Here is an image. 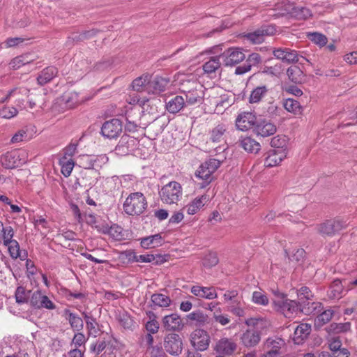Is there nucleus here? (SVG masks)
Instances as JSON below:
<instances>
[{"label":"nucleus","mask_w":357,"mask_h":357,"mask_svg":"<svg viewBox=\"0 0 357 357\" xmlns=\"http://www.w3.org/2000/svg\"><path fill=\"white\" fill-rule=\"evenodd\" d=\"M275 10L280 16L288 15L298 20H304L311 16V11L309 8L301 4H295L289 0H283L275 5Z\"/></svg>","instance_id":"nucleus-1"},{"label":"nucleus","mask_w":357,"mask_h":357,"mask_svg":"<svg viewBox=\"0 0 357 357\" xmlns=\"http://www.w3.org/2000/svg\"><path fill=\"white\" fill-rule=\"evenodd\" d=\"M349 226L347 220L336 217L323 221L317 225L316 229L319 234L323 237H332L339 234L342 230Z\"/></svg>","instance_id":"nucleus-2"},{"label":"nucleus","mask_w":357,"mask_h":357,"mask_svg":"<svg viewBox=\"0 0 357 357\" xmlns=\"http://www.w3.org/2000/svg\"><path fill=\"white\" fill-rule=\"evenodd\" d=\"M147 207V202L144 195L139 192L130 193L126 199L123 208L124 212L129 215H139Z\"/></svg>","instance_id":"nucleus-3"},{"label":"nucleus","mask_w":357,"mask_h":357,"mask_svg":"<svg viewBox=\"0 0 357 357\" xmlns=\"http://www.w3.org/2000/svg\"><path fill=\"white\" fill-rule=\"evenodd\" d=\"M161 201L167 204H176L182 197L183 188L176 181H170L159 191Z\"/></svg>","instance_id":"nucleus-4"},{"label":"nucleus","mask_w":357,"mask_h":357,"mask_svg":"<svg viewBox=\"0 0 357 357\" xmlns=\"http://www.w3.org/2000/svg\"><path fill=\"white\" fill-rule=\"evenodd\" d=\"M220 165L221 162L220 160L211 158L199 166L195 172V176L204 181L202 187L206 186L212 181V174L218 169Z\"/></svg>","instance_id":"nucleus-5"},{"label":"nucleus","mask_w":357,"mask_h":357,"mask_svg":"<svg viewBox=\"0 0 357 357\" xmlns=\"http://www.w3.org/2000/svg\"><path fill=\"white\" fill-rule=\"evenodd\" d=\"M84 101V98H80L77 92L68 91L56 99L54 107L59 111H64L73 108Z\"/></svg>","instance_id":"nucleus-6"},{"label":"nucleus","mask_w":357,"mask_h":357,"mask_svg":"<svg viewBox=\"0 0 357 357\" xmlns=\"http://www.w3.org/2000/svg\"><path fill=\"white\" fill-rule=\"evenodd\" d=\"M278 295L279 299L273 300V304L277 310L282 312L286 317H291L293 314L301 312L299 303L287 298L283 293H278Z\"/></svg>","instance_id":"nucleus-7"},{"label":"nucleus","mask_w":357,"mask_h":357,"mask_svg":"<svg viewBox=\"0 0 357 357\" xmlns=\"http://www.w3.org/2000/svg\"><path fill=\"white\" fill-rule=\"evenodd\" d=\"M29 305L34 309L55 310L56 305L50 298L41 290L38 289L33 291L30 295Z\"/></svg>","instance_id":"nucleus-8"},{"label":"nucleus","mask_w":357,"mask_h":357,"mask_svg":"<svg viewBox=\"0 0 357 357\" xmlns=\"http://www.w3.org/2000/svg\"><path fill=\"white\" fill-rule=\"evenodd\" d=\"M220 55L223 63L226 66H235L245 59L243 50L239 47H229L225 50Z\"/></svg>","instance_id":"nucleus-9"},{"label":"nucleus","mask_w":357,"mask_h":357,"mask_svg":"<svg viewBox=\"0 0 357 357\" xmlns=\"http://www.w3.org/2000/svg\"><path fill=\"white\" fill-rule=\"evenodd\" d=\"M164 348L172 356H178L183 350V341L178 334L169 333L165 337Z\"/></svg>","instance_id":"nucleus-10"},{"label":"nucleus","mask_w":357,"mask_h":357,"mask_svg":"<svg viewBox=\"0 0 357 357\" xmlns=\"http://www.w3.org/2000/svg\"><path fill=\"white\" fill-rule=\"evenodd\" d=\"M258 119L259 117L252 112H241L236 119V126L238 130L241 131H246L250 128L254 129Z\"/></svg>","instance_id":"nucleus-11"},{"label":"nucleus","mask_w":357,"mask_h":357,"mask_svg":"<svg viewBox=\"0 0 357 357\" xmlns=\"http://www.w3.org/2000/svg\"><path fill=\"white\" fill-rule=\"evenodd\" d=\"M190 342L196 350L203 351L208 348L211 340L206 331L197 329L191 334Z\"/></svg>","instance_id":"nucleus-12"},{"label":"nucleus","mask_w":357,"mask_h":357,"mask_svg":"<svg viewBox=\"0 0 357 357\" xmlns=\"http://www.w3.org/2000/svg\"><path fill=\"white\" fill-rule=\"evenodd\" d=\"M276 32V28L273 25H264L257 30L245 35L247 40L253 44H260L264 40L266 36H273Z\"/></svg>","instance_id":"nucleus-13"},{"label":"nucleus","mask_w":357,"mask_h":357,"mask_svg":"<svg viewBox=\"0 0 357 357\" xmlns=\"http://www.w3.org/2000/svg\"><path fill=\"white\" fill-rule=\"evenodd\" d=\"M122 123L118 119L105 121L101 127V134L108 139L116 138L122 132Z\"/></svg>","instance_id":"nucleus-14"},{"label":"nucleus","mask_w":357,"mask_h":357,"mask_svg":"<svg viewBox=\"0 0 357 357\" xmlns=\"http://www.w3.org/2000/svg\"><path fill=\"white\" fill-rule=\"evenodd\" d=\"M170 79L168 77H163L158 75L153 77L149 76L147 93L149 94L158 95L166 91Z\"/></svg>","instance_id":"nucleus-15"},{"label":"nucleus","mask_w":357,"mask_h":357,"mask_svg":"<svg viewBox=\"0 0 357 357\" xmlns=\"http://www.w3.org/2000/svg\"><path fill=\"white\" fill-rule=\"evenodd\" d=\"M276 130L277 128L274 123L262 117H259L254 128L255 133L263 137L273 135Z\"/></svg>","instance_id":"nucleus-16"},{"label":"nucleus","mask_w":357,"mask_h":357,"mask_svg":"<svg viewBox=\"0 0 357 357\" xmlns=\"http://www.w3.org/2000/svg\"><path fill=\"white\" fill-rule=\"evenodd\" d=\"M237 345L231 338L222 337L218 340L214 347V350L222 355L230 356L236 351Z\"/></svg>","instance_id":"nucleus-17"},{"label":"nucleus","mask_w":357,"mask_h":357,"mask_svg":"<svg viewBox=\"0 0 357 357\" xmlns=\"http://www.w3.org/2000/svg\"><path fill=\"white\" fill-rule=\"evenodd\" d=\"M311 296V291L307 287H301L298 292L301 312L308 315L312 313V303L310 302Z\"/></svg>","instance_id":"nucleus-18"},{"label":"nucleus","mask_w":357,"mask_h":357,"mask_svg":"<svg viewBox=\"0 0 357 357\" xmlns=\"http://www.w3.org/2000/svg\"><path fill=\"white\" fill-rule=\"evenodd\" d=\"M162 324L165 329L168 331H179L183 327L180 316L176 313L165 316L162 319Z\"/></svg>","instance_id":"nucleus-19"},{"label":"nucleus","mask_w":357,"mask_h":357,"mask_svg":"<svg viewBox=\"0 0 357 357\" xmlns=\"http://www.w3.org/2000/svg\"><path fill=\"white\" fill-rule=\"evenodd\" d=\"M190 292L197 297L213 300L218 297L215 288L214 287H202L199 285L192 286Z\"/></svg>","instance_id":"nucleus-20"},{"label":"nucleus","mask_w":357,"mask_h":357,"mask_svg":"<svg viewBox=\"0 0 357 357\" xmlns=\"http://www.w3.org/2000/svg\"><path fill=\"white\" fill-rule=\"evenodd\" d=\"M261 340L260 332L255 329H248L241 336L242 344L246 347L256 346Z\"/></svg>","instance_id":"nucleus-21"},{"label":"nucleus","mask_w":357,"mask_h":357,"mask_svg":"<svg viewBox=\"0 0 357 357\" xmlns=\"http://www.w3.org/2000/svg\"><path fill=\"white\" fill-rule=\"evenodd\" d=\"M1 162L6 169H13L21 165L23 162L20 158V154L17 151L7 152L1 158Z\"/></svg>","instance_id":"nucleus-22"},{"label":"nucleus","mask_w":357,"mask_h":357,"mask_svg":"<svg viewBox=\"0 0 357 357\" xmlns=\"http://www.w3.org/2000/svg\"><path fill=\"white\" fill-rule=\"evenodd\" d=\"M287 156L285 149H273L268 153L264 162L266 167H274L278 165Z\"/></svg>","instance_id":"nucleus-23"},{"label":"nucleus","mask_w":357,"mask_h":357,"mask_svg":"<svg viewBox=\"0 0 357 357\" xmlns=\"http://www.w3.org/2000/svg\"><path fill=\"white\" fill-rule=\"evenodd\" d=\"M273 54L277 59L287 63L298 61L297 52L289 48L275 49Z\"/></svg>","instance_id":"nucleus-24"},{"label":"nucleus","mask_w":357,"mask_h":357,"mask_svg":"<svg viewBox=\"0 0 357 357\" xmlns=\"http://www.w3.org/2000/svg\"><path fill=\"white\" fill-rule=\"evenodd\" d=\"M311 332V326L308 324H301L294 328L293 341L296 344H301Z\"/></svg>","instance_id":"nucleus-25"},{"label":"nucleus","mask_w":357,"mask_h":357,"mask_svg":"<svg viewBox=\"0 0 357 357\" xmlns=\"http://www.w3.org/2000/svg\"><path fill=\"white\" fill-rule=\"evenodd\" d=\"M137 144V139L128 135H123L117 146H116L115 150L119 153L127 154L130 148H133Z\"/></svg>","instance_id":"nucleus-26"},{"label":"nucleus","mask_w":357,"mask_h":357,"mask_svg":"<svg viewBox=\"0 0 357 357\" xmlns=\"http://www.w3.org/2000/svg\"><path fill=\"white\" fill-rule=\"evenodd\" d=\"M185 106V98L181 96H176L166 102L165 108L170 114L179 112Z\"/></svg>","instance_id":"nucleus-27"},{"label":"nucleus","mask_w":357,"mask_h":357,"mask_svg":"<svg viewBox=\"0 0 357 357\" xmlns=\"http://www.w3.org/2000/svg\"><path fill=\"white\" fill-rule=\"evenodd\" d=\"M58 74L56 67L51 66L43 69L37 77L38 84L43 86L51 82Z\"/></svg>","instance_id":"nucleus-28"},{"label":"nucleus","mask_w":357,"mask_h":357,"mask_svg":"<svg viewBox=\"0 0 357 357\" xmlns=\"http://www.w3.org/2000/svg\"><path fill=\"white\" fill-rule=\"evenodd\" d=\"M227 127L224 123H219L214 127L209 132L210 140L213 143H220L225 142V135Z\"/></svg>","instance_id":"nucleus-29"},{"label":"nucleus","mask_w":357,"mask_h":357,"mask_svg":"<svg viewBox=\"0 0 357 357\" xmlns=\"http://www.w3.org/2000/svg\"><path fill=\"white\" fill-rule=\"evenodd\" d=\"M206 202V196L202 195L195 198L190 204L186 205L183 210H185L189 215L197 213L205 204Z\"/></svg>","instance_id":"nucleus-30"},{"label":"nucleus","mask_w":357,"mask_h":357,"mask_svg":"<svg viewBox=\"0 0 357 357\" xmlns=\"http://www.w3.org/2000/svg\"><path fill=\"white\" fill-rule=\"evenodd\" d=\"M64 313L68 316L66 319L74 331L79 332L83 329L84 321L80 317L67 309L64 310Z\"/></svg>","instance_id":"nucleus-31"},{"label":"nucleus","mask_w":357,"mask_h":357,"mask_svg":"<svg viewBox=\"0 0 357 357\" xmlns=\"http://www.w3.org/2000/svg\"><path fill=\"white\" fill-rule=\"evenodd\" d=\"M268 89L266 86L262 85L255 88L249 97V102L251 104L259 103L267 95Z\"/></svg>","instance_id":"nucleus-32"},{"label":"nucleus","mask_w":357,"mask_h":357,"mask_svg":"<svg viewBox=\"0 0 357 357\" xmlns=\"http://www.w3.org/2000/svg\"><path fill=\"white\" fill-rule=\"evenodd\" d=\"M287 75L292 82L301 84L304 80L303 70L297 66H291L287 70Z\"/></svg>","instance_id":"nucleus-33"},{"label":"nucleus","mask_w":357,"mask_h":357,"mask_svg":"<svg viewBox=\"0 0 357 357\" xmlns=\"http://www.w3.org/2000/svg\"><path fill=\"white\" fill-rule=\"evenodd\" d=\"M240 145L246 151L253 153H258L261 149L260 144L250 137L243 138Z\"/></svg>","instance_id":"nucleus-34"},{"label":"nucleus","mask_w":357,"mask_h":357,"mask_svg":"<svg viewBox=\"0 0 357 357\" xmlns=\"http://www.w3.org/2000/svg\"><path fill=\"white\" fill-rule=\"evenodd\" d=\"M343 291L344 288L341 280L337 279L331 284L330 289L328 291V296L331 299H340L342 297Z\"/></svg>","instance_id":"nucleus-35"},{"label":"nucleus","mask_w":357,"mask_h":357,"mask_svg":"<svg viewBox=\"0 0 357 357\" xmlns=\"http://www.w3.org/2000/svg\"><path fill=\"white\" fill-rule=\"evenodd\" d=\"M162 238L160 234L143 238L141 241V245L144 248H155L162 245Z\"/></svg>","instance_id":"nucleus-36"},{"label":"nucleus","mask_w":357,"mask_h":357,"mask_svg":"<svg viewBox=\"0 0 357 357\" xmlns=\"http://www.w3.org/2000/svg\"><path fill=\"white\" fill-rule=\"evenodd\" d=\"M185 105H194L201 103L203 100V92L202 91L194 89L185 93Z\"/></svg>","instance_id":"nucleus-37"},{"label":"nucleus","mask_w":357,"mask_h":357,"mask_svg":"<svg viewBox=\"0 0 357 357\" xmlns=\"http://www.w3.org/2000/svg\"><path fill=\"white\" fill-rule=\"evenodd\" d=\"M149 75H143L135 79L132 82V88L137 92H147L148 82H149Z\"/></svg>","instance_id":"nucleus-38"},{"label":"nucleus","mask_w":357,"mask_h":357,"mask_svg":"<svg viewBox=\"0 0 357 357\" xmlns=\"http://www.w3.org/2000/svg\"><path fill=\"white\" fill-rule=\"evenodd\" d=\"M33 291L26 290L24 287H18L15 292L16 303L18 304L29 303L30 295Z\"/></svg>","instance_id":"nucleus-39"},{"label":"nucleus","mask_w":357,"mask_h":357,"mask_svg":"<svg viewBox=\"0 0 357 357\" xmlns=\"http://www.w3.org/2000/svg\"><path fill=\"white\" fill-rule=\"evenodd\" d=\"M220 55L211 57V59L203 65L204 73L211 74L215 73L220 68Z\"/></svg>","instance_id":"nucleus-40"},{"label":"nucleus","mask_w":357,"mask_h":357,"mask_svg":"<svg viewBox=\"0 0 357 357\" xmlns=\"http://www.w3.org/2000/svg\"><path fill=\"white\" fill-rule=\"evenodd\" d=\"M333 311L327 310L319 314L314 321V325L317 328H320L323 325L327 324L331 321L333 316Z\"/></svg>","instance_id":"nucleus-41"},{"label":"nucleus","mask_w":357,"mask_h":357,"mask_svg":"<svg viewBox=\"0 0 357 357\" xmlns=\"http://www.w3.org/2000/svg\"><path fill=\"white\" fill-rule=\"evenodd\" d=\"M284 109L289 112L298 114L301 113V106L297 100L293 98H287L283 102Z\"/></svg>","instance_id":"nucleus-42"},{"label":"nucleus","mask_w":357,"mask_h":357,"mask_svg":"<svg viewBox=\"0 0 357 357\" xmlns=\"http://www.w3.org/2000/svg\"><path fill=\"white\" fill-rule=\"evenodd\" d=\"M151 301L155 305L167 307L171 304V299L169 296L162 294H154L151 296Z\"/></svg>","instance_id":"nucleus-43"},{"label":"nucleus","mask_w":357,"mask_h":357,"mask_svg":"<svg viewBox=\"0 0 357 357\" xmlns=\"http://www.w3.org/2000/svg\"><path fill=\"white\" fill-rule=\"evenodd\" d=\"M187 319L196 322L197 324L204 325L207 322L208 317L201 310L194 311L186 316Z\"/></svg>","instance_id":"nucleus-44"},{"label":"nucleus","mask_w":357,"mask_h":357,"mask_svg":"<svg viewBox=\"0 0 357 357\" xmlns=\"http://www.w3.org/2000/svg\"><path fill=\"white\" fill-rule=\"evenodd\" d=\"M165 259L163 257L160 255H157L156 257L153 255H137V259H136V262H153L155 261V264H162Z\"/></svg>","instance_id":"nucleus-45"},{"label":"nucleus","mask_w":357,"mask_h":357,"mask_svg":"<svg viewBox=\"0 0 357 357\" xmlns=\"http://www.w3.org/2000/svg\"><path fill=\"white\" fill-rule=\"evenodd\" d=\"M351 329V323L345 322V323H332L328 327V332L333 333H345Z\"/></svg>","instance_id":"nucleus-46"},{"label":"nucleus","mask_w":357,"mask_h":357,"mask_svg":"<svg viewBox=\"0 0 357 357\" xmlns=\"http://www.w3.org/2000/svg\"><path fill=\"white\" fill-rule=\"evenodd\" d=\"M45 94L38 93L36 95H31L29 96V105L31 109L34 108L36 106L43 107L45 103Z\"/></svg>","instance_id":"nucleus-47"},{"label":"nucleus","mask_w":357,"mask_h":357,"mask_svg":"<svg viewBox=\"0 0 357 357\" xmlns=\"http://www.w3.org/2000/svg\"><path fill=\"white\" fill-rule=\"evenodd\" d=\"M219 262V259L216 252H209L203 260V265L206 268H211L216 266Z\"/></svg>","instance_id":"nucleus-48"},{"label":"nucleus","mask_w":357,"mask_h":357,"mask_svg":"<svg viewBox=\"0 0 357 357\" xmlns=\"http://www.w3.org/2000/svg\"><path fill=\"white\" fill-rule=\"evenodd\" d=\"M271 146L278 149H285L287 146V139L285 136L277 135L271 140Z\"/></svg>","instance_id":"nucleus-49"},{"label":"nucleus","mask_w":357,"mask_h":357,"mask_svg":"<svg viewBox=\"0 0 357 357\" xmlns=\"http://www.w3.org/2000/svg\"><path fill=\"white\" fill-rule=\"evenodd\" d=\"M252 301L257 305H267L268 304V298L266 295L259 291L253 292Z\"/></svg>","instance_id":"nucleus-50"},{"label":"nucleus","mask_w":357,"mask_h":357,"mask_svg":"<svg viewBox=\"0 0 357 357\" xmlns=\"http://www.w3.org/2000/svg\"><path fill=\"white\" fill-rule=\"evenodd\" d=\"M18 114L17 109L14 107L5 106L0 109V116L3 119H10Z\"/></svg>","instance_id":"nucleus-51"},{"label":"nucleus","mask_w":357,"mask_h":357,"mask_svg":"<svg viewBox=\"0 0 357 357\" xmlns=\"http://www.w3.org/2000/svg\"><path fill=\"white\" fill-rule=\"evenodd\" d=\"M98 33V30L96 29H91L84 31L80 33H76L73 36V39L76 41H83L84 40L89 39L96 35Z\"/></svg>","instance_id":"nucleus-52"},{"label":"nucleus","mask_w":357,"mask_h":357,"mask_svg":"<svg viewBox=\"0 0 357 357\" xmlns=\"http://www.w3.org/2000/svg\"><path fill=\"white\" fill-rule=\"evenodd\" d=\"M119 321L121 326H122L125 329L132 330L135 321L127 313L121 314Z\"/></svg>","instance_id":"nucleus-53"},{"label":"nucleus","mask_w":357,"mask_h":357,"mask_svg":"<svg viewBox=\"0 0 357 357\" xmlns=\"http://www.w3.org/2000/svg\"><path fill=\"white\" fill-rule=\"evenodd\" d=\"M3 239V244L8 245L14 240L13 237L14 236V231L12 227L7 226L3 228V231L1 233Z\"/></svg>","instance_id":"nucleus-54"},{"label":"nucleus","mask_w":357,"mask_h":357,"mask_svg":"<svg viewBox=\"0 0 357 357\" xmlns=\"http://www.w3.org/2000/svg\"><path fill=\"white\" fill-rule=\"evenodd\" d=\"M8 246L10 255L13 259H17L19 257L22 259L20 256V245L16 240L12 241Z\"/></svg>","instance_id":"nucleus-55"},{"label":"nucleus","mask_w":357,"mask_h":357,"mask_svg":"<svg viewBox=\"0 0 357 357\" xmlns=\"http://www.w3.org/2000/svg\"><path fill=\"white\" fill-rule=\"evenodd\" d=\"M107 347V342L105 340H98L90 347V351L96 355L100 354Z\"/></svg>","instance_id":"nucleus-56"},{"label":"nucleus","mask_w":357,"mask_h":357,"mask_svg":"<svg viewBox=\"0 0 357 357\" xmlns=\"http://www.w3.org/2000/svg\"><path fill=\"white\" fill-rule=\"evenodd\" d=\"M61 173L65 177H68L74 167V162L73 160L70 159L66 161H63L61 162Z\"/></svg>","instance_id":"nucleus-57"},{"label":"nucleus","mask_w":357,"mask_h":357,"mask_svg":"<svg viewBox=\"0 0 357 357\" xmlns=\"http://www.w3.org/2000/svg\"><path fill=\"white\" fill-rule=\"evenodd\" d=\"M284 344V342L281 338H268L266 342L267 348L275 349L278 351H280Z\"/></svg>","instance_id":"nucleus-58"},{"label":"nucleus","mask_w":357,"mask_h":357,"mask_svg":"<svg viewBox=\"0 0 357 357\" xmlns=\"http://www.w3.org/2000/svg\"><path fill=\"white\" fill-rule=\"evenodd\" d=\"M93 162L94 164V169L100 168L102 165L107 163L109 158L105 154L98 155H92Z\"/></svg>","instance_id":"nucleus-59"},{"label":"nucleus","mask_w":357,"mask_h":357,"mask_svg":"<svg viewBox=\"0 0 357 357\" xmlns=\"http://www.w3.org/2000/svg\"><path fill=\"white\" fill-rule=\"evenodd\" d=\"M227 307L229 312L238 317H242L245 315L243 303L238 305H227Z\"/></svg>","instance_id":"nucleus-60"},{"label":"nucleus","mask_w":357,"mask_h":357,"mask_svg":"<svg viewBox=\"0 0 357 357\" xmlns=\"http://www.w3.org/2000/svg\"><path fill=\"white\" fill-rule=\"evenodd\" d=\"M151 333H146L141 335L140 337V345L142 347H146L147 349H150L153 346L154 339Z\"/></svg>","instance_id":"nucleus-61"},{"label":"nucleus","mask_w":357,"mask_h":357,"mask_svg":"<svg viewBox=\"0 0 357 357\" xmlns=\"http://www.w3.org/2000/svg\"><path fill=\"white\" fill-rule=\"evenodd\" d=\"M262 61V58L258 53L250 54L246 59L245 63L250 66V68L252 66H257Z\"/></svg>","instance_id":"nucleus-62"},{"label":"nucleus","mask_w":357,"mask_h":357,"mask_svg":"<svg viewBox=\"0 0 357 357\" xmlns=\"http://www.w3.org/2000/svg\"><path fill=\"white\" fill-rule=\"evenodd\" d=\"M86 342V338L82 333H77L75 334L71 344H74L75 348L84 345Z\"/></svg>","instance_id":"nucleus-63"},{"label":"nucleus","mask_w":357,"mask_h":357,"mask_svg":"<svg viewBox=\"0 0 357 357\" xmlns=\"http://www.w3.org/2000/svg\"><path fill=\"white\" fill-rule=\"evenodd\" d=\"M328 43L327 37L319 32L314 31V43L317 45L320 48L326 45Z\"/></svg>","instance_id":"nucleus-64"}]
</instances>
